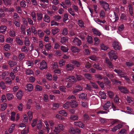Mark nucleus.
I'll use <instances>...</instances> for the list:
<instances>
[{"instance_id": "ea45409f", "label": "nucleus", "mask_w": 134, "mask_h": 134, "mask_svg": "<svg viewBox=\"0 0 134 134\" xmlns=\"http://www.w3.org/2000/svg\"><path fill=\"white\" fill-rule=\"evenodd\" d=\"M1 100L2 102H5L7 101V99L5 95H3L1 98Z\"/></svg>"}, {"instance_id": "f704fd0d", "label": "nucleus", "mask_w": 134, "mask_h": 134, "mask_svg": "<svg viewBox=\"0 0 134 134\" xmlns=\"http://www.w3.org/2000/svg\"><path fill=\"white\" fill-rule=\"evenodd\" d=\"M42 121L40 120L38 122V123L37 124V127L38 129L39 130H41L42 127Z\"/></svg>"}, {"instance_id": "bb28decb", "label": "nucleus", "mask_w": 134, "mask_h": 134, "mask_svg": "<svg viewBox=\"0 0 134 134\" xmlns=\"http://www.w3.org/2000/svg\"><path fill=\"white\" fill-rule=\"evenodd\" d=\"M71 51L74 53H76L79 52L80 50L74 46H72L71 48Z\"/></svg>"}, {"instance_id": "ddd939ff", "label": "nucleus", "mask_w": 134, "mask_h": 134, "mask_svg": "<svg viewBox=\"0 0 134 134\" xmlns=\"http://www.w3.org/2000/svg\"><path fill=\"white\" fill-rule=\"evenodd\" d=\"M23 95V92L21 91L20 90L17 93L16 96L18 99H20L22 98Z\"/></svg>"}, {"instance_id": "f8f14e48", "label": "nucleus", "mask_w": 134, "mask_h": 134, "mask_svg": "<svg viewBox=\"0 0 134 134\" xmlns=\"http://www.w3.org/2000/svg\"><path fill=\"white\" fill-rule=\"evenodd\" d=\"M126 128L127 130L125 129H121L120 131L118 132V134H126L127 130L129 128V127L128 126H126Z\"/></svg>"}, {"instance_id": "a211bd4d", "label": "nucleus", "mask_w": 134, "mask_h": 134, "mask_svg": "<svg viewBox=\"0 0 134 134\" xmlns=\"http://www.w3.org/2000/svg\"><path fill=\"white\" fill-rule=\"evenodd\" d=\"M92 31L93 33L97 35L100 36L101 35L100 32H99L98 30L96 29H92Z\"/></svg>"}, {"instance_id": "a19ab883", "label": "nucleus", "mask_w": 134, "mask_h": 134, "mask_svg": "<svg viewBox=\"0 0 134 134\" xmlns=\"http://www.w3.org/2000/svg\"><path fill=\"white\" fill-rule=\"evenodd\" d=\"M59 107V104L58 103H54L53 104V109H55Z\"/></svg>"}, {"instance_id": "4468645a", "label": "nucleus", "mask_w": 134, "mask_h": 134, "mask_svg": "<svg viewBox=\"0 0 134 134\" xmlns=\"http://www.w3.org/2000/svg\"><path fill=\"white\" fill-rule=\"evenodd\" d=\"M111 105V104L109 101H108L103 106L104 109L105 110H107L108 108Z\"/></svg>"}, {"instance_id": "0eeeda50", "label": "nucleus", "mask_w": 134, "mask_h": 134, "mask_svg": "<svg viewBox=\"0 0 134 134\" xmlns=\"http://www.w3.org/2000/svg\"><path fill=\"white\" fill-rule=\"evenodd\" d=\"M66 79L71 83L75 82L77 81L75 78L73 76H67L66 78Z\"/></svg>"}, {"instance_id": "6e6d98bb", "label": "nucleus", "mask_w": 134, "mask_h": 134, "mask_svg": "<svg viewBox=\"0 0 134 134\" xmlns=\"http://www.w3.org/2000/svg\"><path fill=\"white\" fill-rule=\"evenodd\" d=\"M60 132V130L59 129L58 126L55 127L54 130V132L56 134H58Z\"/></svg>"}, {"instance_id": "c9c22d12", "label": "nucleus", "mask_w": 134, "mask_h": 134, "mask_svg": "<svg viewBox=\"0 0 134 134\" xmlns=\"http://www.w3.org/2000/svg\"><path fill=\"white\" fill-rule=\"evenodd\" d=\"M17 108L20 111H22L23 110V105L22 103H20L17 106Z\"/></svg>"}, {"instance_id": "338daca9", "label": "nucleus", "mask_w": 134, "mask_h": 134, "mask_svg": "<svg viewBox=\"0 0 134 134\" xmlns=\"http://www.w3.org/2000/svg\"><path fill=\"white\" fill-rule=\"evenodd\" d=\"M62 33L64 35H66L68 33V31L67 29L65 28H64L62 31Z\"/></svg>"}, {"instance_id": "864d4df0", "label": "nucleus", "mask_w": 134, "mask_h": 134, "mask_svg": "<svg viewBox=\"0 0 134 134\" xmlns=\"http://www.w3.org/2000/svg\"><path fill=\"white\" fill-rule=\"evenodd\" d=\"M9 75V73L8 72H5L2 73L1 76L3 79H4L5 77Z\"/></svg>"}, {"instance_id": "aec40b11", "label": "nucleus", "mask_w": 134, "mask_h": 134, "mask_svg": "<svg viewBox=\"0 0 134 134\" xmlns=\"http://www.w3.org/2000/svg\"><path fill=\"white\" fill-rule=\"evenodd\" d=\"M7 27L5 26H1L0 27V32L3 33L6 31Z\"/></svg>"}, {"instance_id": "a878e982", "label": "nucleus", "mask_w": 134, "mask_h": 134, "mask_svg": "<svg viewBox=\"0 0 134 134\" xmlns=\"http://www.w3.org/2000/svg\"><path fill=\"white\" fill-rule=\"evenodd\" d=\"M99 15L100 18L103 19L105 17V14L104 10H101L100 13Z\"/></svg>"}, {"instance_id": "6e6552de", "label": "nucleus", "mask_w": 134, "mask_h": 134, "mask_svg": "<svg viewBox=\"0 0 134 134\" xmlns=\"http://www.w3.org/2000/svg\"><path fill=\"white\" fill-rule=\"evenodd\" d=\"M74 68V66L70 63L67 64L66 66V69L67 71L72 70Z\"/></svg>"}, {"instance_id": "b1692460", "label": "nucleus", "mask_w": 134, "mask_h": 134, "mask_svg": "<svg viewBox=\"0 0 134 134\" xmlns=\"http://www.w3.org/2000/svg\"><path fill=\"white\" fill-rule=\"evenodd\" d=\"M7 104L6 103H4L1 105V110L2 111L4 110L7 108Z\"/></svg>"}, {"instance_id": "412c9836", "label": "nucleus", "mask_w": 134, "mask_h": 134, "mask_svg": "<svg viewBox=\"0 0 134 134\" xmlns=\"http://www.w3.org/2000/svg\"><path fill=\"white\" fill-rule=\"evenodd\" d=\"M8 64L10 67L12 68L16 65L17 63L12 60H10L8 61Z\"/></svg>"}, {"instance_id": "c85d7f7f", "label": "nucleus", "mask_w": 134, "mask_h": 134, "mask_svg": "<svg viewBox=\"0 0 134 134\" xmlns=\"http://www.w3.org/2000/svg\"><path fill=\"white\" fill-rule=\"evenodd\" d=\"M5 82L7 84H11L12 83V81L9 77H7L5 80Z\"/></svg>"}, {"instance_id": "9b49d317", "label": "nucleus", "mask_w": 134, "mask_h": 134, "mask_svg": "<svg viewBox=\"0 0 134 134\" xmlns=\"http://www.w3.org/2000/svg\"><path fill=\"white\" fill-rule=\"evenodd\" d=\"M70 105L72 108H75L78 106V104L75 100H71Z\"/></svg>"}, {"instance_id": "f3484780", "label": "nucleus", "mask_w": 134, "mask_h": 134, "mask_svg": "<svg viewBox=\"0 0 134 134\" xmlns=\"http://www.w3.org/2000/svg\"><path fill=\"white\" fill-rule=\"evenodd\" d=\"M74 125L82 128H83L84 127L83 124L80 121L75 122Z\"/></svg>"}, {"instance_id": "2eb2a0df", "label": "nucleus", "mask_w": 134, "mask_h": 134, "mask_svg": "<svg viewBox=\"0 0 134 134\" xmlns=\"http://www.w3.org/2000/svg\"><path fill=\"white\" fill-rule=\"evenodd\" d=\"M15 113L12 112L11 113L10 119L12 121H14L15 120Z\"/></svg>"}, {"instance_id": "69168bd1", "label": "nucleus", "mask_w": 134, "mask_h": 134, "mask_svg": "<svg viewBox=\"0 0 134 134\" xmlns=\"http://www.w3.org/2000/svg\"><path fill=\"white\" fill-rule=\"evenodd\" d=\"M84 75L87 79H91L92 77L91 75L89 74H85Z\"/></svg>"}, {"instance_id": "3c124183", "label": "nucleus", "mask_w": 134, "mask_h": 134, "mask_svg": "<svg viewBox=\"0 0 134 134\" xmlns=\"http://www.w3.org/2000/svg\"><path fill=\"white\" fill-rule=\"evenodd\" d=\"M70 103L68 102H67L66 103L64 104L63 105V107L65 109H67L69 108Z\"/></svg>"}, {"instance_id": "cd10ccee", "label": "nucleus", "mask_w": 134, "mask_h": 134, "mask_svg": "<svg viewBox=\"0 0 134 134\" xmlns=\"http://www.w3.org/2000/svg\"><path fill=\"white\" fill-rule=\"evenodd\" d=\"M15 124H13L10 126L9 129V132L10 133H12L15 129Z\"/></svg>"}, {"instance_id": "8fccbe9b", "label": "nucleus", "mask_w": 134, "mask_h": 134, "mask_svg": "<svg viewBox=\"0 0 134 134\" xmlns=\"http://www.w3.org/2000/svg\"><path fill=\"white\" fill-rule=\"evenodd\" d=\"M0 87L2 89L4 90L5 89L6 86L5 85L4 82L3 81H1L0 83Z\"/></svg>"}, {"instance_id": "2f4dec72", "label": "nucleus", "mask_w": 134, "mask_h": 134, "mask_svg": "<svg viewBox=\"0 0 134 134\" xmlns=\"http://www.w3.org/2000/svg\"><path fill=\"white\" fill-rule=\"evenodd\" d=\"M37 20L38 21L41 20L42 19V14L41 13H38L37 14Z\"/></svg>"}, {"instance_id": "4c0bfd02", "label": "nucleus", "mask_w": 134, "mask_h": 134, "mask_svg": "<svg viewBox=\"0 0 134 134\" xmlns=\"http://www.w3.org/2000/svg\"><path fill=\"white\" fill-rule=\"evenodd\" d=\"M93 66L94 68L99 70H101L102 69L101 65L98 64H94Z\"/></svg>"}, {"instance_id": "603ef678", "label": "nucleus", "mask_w": 134, "mask_h": 134, "mask_svg": "<svg viewBox=\"0 0 134 134\" xmlns=\"http://www.w3.org/2000/svg\"><path fill=\"white\" fill-rule=\"evenodd\" d=\"M69 38L67 37H62L61 42H66L68 41Z\"/></svg>"}, {"instance_id": "bf43d9fd", "label": "nucleus", "mask_w": 134, "mask_h": 134, "mask_svg": "<svg viewBox=\"0 0 134 134\" xmlns=\"http://www.w3.org/2000/svg\"><path fill=\"white\" fill-rule=\"evenodd\" d=\"M5 4L7 5L11 4V0H3Z\"/></svg>"}, {"instance_id": "13d9d810", "label": "nucleus", "mask_w": 134, "mask_h": 134, "mask_svg": "<svg viewBox=\"0 0 134 134\" xmlns=\"http://www.w3.org/2000/svg\"><path fill=\"white\" fill-rule=\"evenodd\" d=\"M113 13L114 14V15L115 18L114 19V20L113 19L112 20L114 22L118 20L119 19V18L118 16V15L115 12H114Z\"/></svg>"}, {"instance_id": "0e129e2a", "label": "nucleus", "mask_w": 134, "mask_h": 134, "mask_svg": "<svg viewBox=\"0 0 134 134\" xmlns=\"http://www.w3.org/2000/svg\"><path fill=\"white\" fill-rule=\"evenodd\" d=\"M100 47L102 50H103L104 51L107 50V49L108 48V47L107 46H105L103 44H102L101 45Z\"/></svg>"}, {"instance_id": "09e8293b", "label": "nucleus", "mask_w": 134, "mask_h": 134, "mask_svg": "<svg viewBox=\"0 0 134 134\" xmlns=\"http://www.w3.org/2000/svg\"><path fill=\"white\" fill-rule=\"evenodd\" d=\"M23 121L25 123H27L28 120V118L26 114H24L23 115Z\"/></svg>"}, {"instance_id": "7c9ffc66", "label": "nucleus", "mask_w": 134, "mask_h": 134, "mask_svg": "<svg viewBox=\"0 0 134 134\" xmlns=\"http://www.w3.org/2000/svg\"><path fill=\"white\" fill-rule=\"evenodd\" d=\"M99 94L100 96L101 99H105L106 98V95L105 93L104 92H100Z\"/></svg>"}, {"instance_id": "680f3d73", "label": "nucleus", "mask_w": 134, "mask_h": 134, "mask_svg": "<svg viewBox=\"0 0 134 134\" xmlns=\"http://www.w3.org/2000/svg\"><path fill=\"white\" fill-rule=\"evenodd\" d=\"M46 126V128L47 130V132H49V131L50 130V128L49 127V126L48 124V122L46 121H45L44 122Z\"/></svg>"}, {"instance_id": "c756f323", "label": "nucleus", "mask_w": 134, "mask_h": 134, "mask_svg": "<svg viewBox=\"0 0 134 134\" xmlns=\"http://www.w3.org/2000/svg\"><path fill=\"white\" fill-rule=\"evenodd\" d=\"M25 74L27 75H34V72L32 70L27 69L25 71Z\"/></svg>"}, {"instance_id": "e2e57ef3", "label": "nucleus", "mask_w": 134, "mask_h": 134, "mask_svg": "<svg viewBox=\"0 0 134 134\" xmlns=\"http://www.w3.org/2000/svg\"><path fill=\"white\" fill-rule=\"evenodd\" d=\"M20 5L21 7H25L26 5L25 2L24 0L20 2Z\"/></svg>"}, {"instance_id": "49530a36", "label": "nucleus", "mask_w": 134, "mask_h": 134, "mask_svg": "<svg viewBox=\"0 0 134 134\" xmlns=\"http://www.w3.org/2000/svg\"><path fill=\"white\" fill-rule=\"evenodd\" d=\"M125 98H126V100L128 103H131L133 102V100L131 97L130 96H127V98H126V97H125Z\"/></svg>"}, {"instance_id": "37998d69", "label": "nucleus", "mask_w": 134, "mask_h": 134, "mask_svg": "<svg viewBox=\"0 0 134 134\" xmlns=\"http://www.w3.org/2000/svg\"><path fill=\"white\" fill-rule=\"evenodd\" d=\"M127 112L128 114H134L133 112L132 109L130 107H128L127 108Z\"/></svg>"}, {"instance_id": "58836bf2", "label": "nucleus", "mask_w": 134, "mask_h": 134, "mask_svg": "<svg viewBox=\"0 0 134 134\" xmlns=\"http://www.w3.org/2000/svg\"><path fill=\"white\" fill-rule=\"evenodd\" d=\"M61 50L64 52H67L69 49L67 47L63 46H61Z\"/></svg>"}, {"instance_id": "e433bc0d", "label": "nucleus", "mask_w": 134, "mask_h": 134, "mask_svg": "<svg viewBox=\"0 0 134 134\" xmlns=\"http://www.w3.org/2000/svg\"><path fill=\"white\" fill-rule=\"evenodd\" d=\"M71 62L77 67H79L80 65V63L79 62L75 60H72Z\"/></svg>"}, {"instance_id": "423d86ee", "label": "nucleus", "mask_w": 134, "mask_h": 134, "mask_svg": "<svg viewBox=\"0 0 134 134\" xmlns=\"http://www.w3.org/2000/svg\"><path fill=\"white\" fill-rule=\"evenodd\" d=\"M114 71L115 72L118 74L119 75L121 76V77H124V75H125V73L123 72L121 69H114Z\"/></svg>"}, {"instance_id": "6ab92c4d", "label": "nucleus", "mask_w": 134, "mask_h": 134, "mask_svg": "<svg viewBox=\"0 0 134 134\" xmlns=\"http://www.w3.org/2000/svg\"><path fill=\"white\" fill-rule=\"evenodd\" d=\"M79 98L82 99H86L87 98V95L84 93L79 94Z\"/></svg>"}, {"instance_id": "7ed1b4c3", "label": "nucleus", "mask_w": 134, "mask_h": 134, "mask_svg": "<svg viewBox=\"0 0 134 134\" xmlns=\"http://www.w3.org/2000/svg\"><path fill=\"white\" fill-rule=\"evenodd\" d=\"M40 69L41 70H43L47 69V63L44 60L40 63Z\"/></svg>"}, {"instance_id": "393cba45", "label": "nucleus", "mask_w": 134, "mask_h": 134, "mask_svg": "<svg viewBox=\"0 0 134 134\" xmlns=\"http://www.w3.org/2000/svg\"><path fill=\"white\" fill-rule=\"evenodd\" d=\"M31 15L32 17V19L34 22L36 21V16L35 12H32L31 14Z\"/></svg>"}, {"instance_id": "f03ea898", "label": "nucleus", "mask_w": 134, "mask_h": 134, "mask_svg": "<svg viewBox=\"0 0 134 134\" xmlns=\"http://www.w3.org/2000/svg\"><path fill=\"white\" fill-rule=\"evenodd\" d=\"M100 5L103 6V8L106 11H108L110 9L109 8V5L106 2L100 1Z\"/></svg>"}, {"instance_id": "de8ad7c7", "label": "nucleus", "mask_w": 134, "mask_h": 134, "mask_svg": "<svg viewBox=\"0 0 134 134\" xmlns=\"http://www.w3.org/2000/svg\"><path fill=\"white\" fill-rule=\"evenodd\" d=\"M58 29L57 28L53 29L52 30V33L53 35H54L58 32Z\"/></svg>"}, {"instance_id": "72a5a7b5", "label": "nucleus", "mask_w": 134, "mask_h": 134, "mask_svg": "<svg viewBox=\"0 0 134 134\" xmlns=\"http://www.w3.org/2000/svg\"><path fill=\"white\" fill-rule=\"evenodd\" d=\"M6 96L8 100H12L14 97L13 95L12 94L9 93L7 94Z\"/></svg>"}, {"instance_id": "a18cd8bd", "label": "nucleus", "mask_w": 134, "mask_h": 134, "mask_svg": "<svg viewBox=\"0 0 134 134\" xmlns=\"http://www.w3.org/2000/svg\"><path fill=\"white\" fill-rule=\"evenodd\" d=\"M38 34L39 37H42L43 36L44 33L41 30H40L38 31Z\"/></svg>"}, {"instance_id": "5701e85b", "label": "nucleus", "mask_w": 134, "mask_h": 134, "mask_svg": "<svg viewBox=\"0 0 134 134\" xmlns=\"http://www.w3.org/2000/svg\"><path fill=\"white\" fill-rule=\"evenodd\" d=\"M26 64L28 67H32L34 65V63L32 61L27 60L26 61Z\"/></svg>"}, {"instance_id": "052dcab7", "label": "nucleus", "mask_w": 134, "mask_h": 134, "mask_svg": "<svg viewBox=\"0 0 134 134\" xmlns=\"http://www.w3.org/2000/svg\"><path fill=\"white\" fill-rule=\"evenodd\" d=\"M5 14L3 10L1 8H0V17H3L5 16Z\"/></svg>"}, {"instance_id": "39448f33", "label": "nucleus", "mask_w": 134, "mask_h": 134, "mask_svg": "<svg viewBox=\"0 0 134 134\" xmlns=\"http://www.w3.org/2000/svg\"><path fill=\"white\" fill-rule=\"evenodd\" d=\"M112 45L114 49L115 50H120L121 48V45L119 42H113Z\"/></svg>"}, {"instance_id": "4d7b16f0", "label": "nucleus", "mask_w": 134, "mask_h": 134, "mask_svg": "<svg viewBox=\"0 0 134 134\" xmlns=\"http://www.w3.org/2000/svg\"><path fill=\"white\" fill-rule=\"evenodd\" d=\"M68 11L70 14L72 16H75V14L74 12L72 10V9L71 8H69L68 9Z\"/></svg>"}, {"instance_id": "79ce46f5", "label": "nucleus", "mask_w": 134, "mask_h": 134, "mask_svg": "<svg viewBox=\"0 0 134 134\" xmlns=\"http://www.w3.org/2000/svg\"><path fill=\"white\" fill-rule=\"evenodd\" d=\"M65 61L63 59H62L60 60L59 65L60 67H62L65 64Z\"/></svg>"}, {"instance_id": "4be33fe9", "label": "nucleus", "mask_w": 134, "mask_h": 134, "mask_svg": "<svg viewBox=\"0 0 134 134\" xmlns=\"http://www.w3.org/2000/svg\"><path fill=\"white\" fill-rule=\"evenodd\" d=\"M43 20L45 21L47 23H49L50 21V18L46 14L44 15V17L43 18Z\"/></svg>"}, {"instance_id": "dca6fc26", "label": "nucleus", "mask_w": 134, "mask_h": 134, "mask_svg": "<svg viewBox=\"0 0 134 134\" xmlns=\"http://www.w3.org/2000/svg\"><path fill=\"white\" fill-rule=\"evenodd\" d=\"M94 20L98 24H99V23H102L104 24L106 23V21L105 20H101L98 18L94 19Z\"/></svg>"}, {"instance_id": "c03bdc74", "label": "nucleus", "mask_w": 134, "mask_h": 134, "mask_svg": "<svg viewBox=\"0 0 134 134\" xmlns=\"http://www.w3.org/2000/svg\"><path fill=\"white\" fill-rule=\"evenodd\" d=\"M89 58L93 61H96L98 59L99 57H96L95 55H93L89 57Z\"/></svg>"}, {"instance_id": "1a4fd4ad", "label": "nucleus", "mask_w": 134, "mask_h": 134, "mask_svg": "<svg viewBox=\"0 0 134 134\" xmlns=\"http://www.w3.org/2000/svg\"><path fill=\"white\" fill-rule=\"evenodd\" d=\"M122 125L121 124H119L111 129V131L113 132H115L117 130L120 129L122 127Z\"/></svg>"}, {"instance_id": "774afa93", "label": "nucleus", "mask_w": 134, "mask_h": 134, "mask_svg": "<svg viewBox=\"0 0 134 134\" xmlns=\"http://www.w3.org/2000/svg\"><path fill=\"white\" fill-rule=\"evenodd\" d=\"M69 132L71 134H74L76 133L75 130L72 127L69 130Z\"/></svg>"}, {"instance_id": "f257e3e1", "label": "nucleus", "mask_w": 134, "mask_h": 134, "mask_svg": "<svg viewBox=\"0 0 134 134\" xmlns=\"http://www.w3.org/2000/svg\"><path fill=\"white\" fill-rule=\"evenodd\" d=\"M108 56L111 60H116L118 58L116 52L113 50L111 51L108 53Z\"/></svg>"}, {"instance_id": "5fc2aeb1", "label": "nucleus", "mask_w": 134, "mask_h": 134, "mask_svg": "<svg viewBox=\"0 0 134 134\" xmlns=\"http://www.w3.org/2000/svg\"><path fill=\"white\" fill-rule=\"evenodd\" d=\"M58 67L57 63L56 62H54L52 63V68L53 69L57 68Z\"/></svg>"}, {"instance_id": "473e14b6", "label": "nucleus", "mask_w": 134, "mask_h": 134, "mask_svg": "<svg viewBox=\"0 0 134 134\" xmlns=\"http://www.w3.org/2000/svg\"><path fill=\"white\" fill-rule=\"evenodd\" d=\"M59 113L61 115L65 116H67V113L64 110H62L59 111Z\"/></svg>"}, {"instance_id": "9d476101", "label": "nucleus", "mask_w": 134, "mask_h": 134, "mask_svg": "<svg viewBox=\"0 0 134 134\" xmlns=\"http://www.w3.org/2000/svg\"><path fill=\"white\" fill-rule=\"evenodd\" d=\"M27 90L28 91H31L33 90L34 88V86L32 84H28L26 86Z\"/></svg>"}, {"instance_id": "20e7f679", "label": "nucleus", "mask_w": 134, "mask_h": 134, "mask_svg": "<svg viewBox=\"0 0 134 134\" xmlns=\"http://www.w3.org/2000/svg\"><path fill=\"white\" fill-rule=\"evenodd\" d=\"M118 88L120 91L125 94H127L129 92V90L126 87L122 86H119L118 87Z\"/></svg>"}]
</instances>
